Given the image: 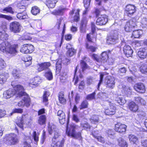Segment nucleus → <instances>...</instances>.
Wrapping results in <instances>:
<instances>
[{"instance_id":"obj_1","label":"nucleus","mask_w":147,"mask_h":147,"mask_svg":"<svg viewBox=\"0 0 147 147\" xmlns=\"http://www.w3.org/2000/svg\"><path fill=\"white\" fill-rule=\"evenodd\" d=\"M18 45H11L8 42H4L0 44V50L6 54H9L15 56L18 52Z\"/></svg>"},{"instance_id":"obj_2","label":"nucleus","mask_w":147,"mask_h":147,"mask_svg":"<svg viewBox=\"0 0 147 147\" xmlns=\"http://www.w3.org/2000/svg\"><path fill=\"white\" fill-rule=\"evenodd\" d=\"M76 127L77 126L75 124L71 125L69 127V130L68 131V129H67L66 132V134L69 136L81 140L82 138L81 133L79 132L76 133L75 132V129Z\"/></svg>"},{"instance_id":"obj_3","label":"nucleus","mask_w":147,"mask_h":147,"mask_svg":"<svg viewBox=\"0 0 147 147\" xmlns=\"http://www.w3.org/2000/svg\"><path fill=\"white\" fill-rule=\"evenodd\" d=\"M5 140L6 143L10 145L16 144L19 142L17 136L14 133L6 135Z\"/></svg>"},{"instance_id":"obj_4","label":"nucleus","mask_w":147,"mask_h":147,"mask_svg":"<svg viewBox=\"0 0 147 147\" xmlns=\"http://www.w3.org/2000/svg\"><path fill=\"white\" fill-rule=\"evenodd\" d=\"M23 96L24 97L22 100L18 103V106L22 107L25 106L27 107H29L31 104L30 98L27 93Z\"/></svg>"},{"instance_id":"obj_5","label":"nucleus","mask_w":147,"mask_h":147,"mask_svg":"<svg viewBox=\"0 0 147 147\" xmlns=\"http://www.w3.org/2000/svg\"><path fill=\"white\" fill-rule=\"evenodd\" d=\"M136 7L134 5L130 4L127 5L125 8V12L129 17L133 16L136 11Z\"/></svg>"},{"instance_id":"obj_6","label":"nucleus","mask_w":147,"mask_h":147,"mask_svg":"<svg viewBox=\"0 0 147 147\" xmlns=\"http://www.w3.org/2000/svg\"><path fill=\"white\" fill-rule=\"evenodd\" d=\"M34 50L33 46L31 44H26L22 46L20 51L24 54L32 53Z\"/></svg>"},{"instance_id":"obj_7","label":"nucleus","mask_w":147,"mask_h":147,"mask_svg":"<svg viewBox=\"0 0 147 147\" xmlns=\"http://www.w3.org/2000/svg\"><path fill=\"white\" fill-rule=\"evenodd\" d=\"M21 25L18 22L14 21L10 24L9 28L10 31L14 33H17L20 30Z\"/></svg>"},{"instance_id":"obj_8","label":"nucleus","mask_w":147,"mask_h":147,"mask_svg":"<svg viewBox=\"0 0 147 147\" xmlns=\"http://www.w3.org/2000/svg\"><path fill=\"white\" fill-rule=\"evenodd\" d=\"M12 89H13L15 92V94L17 95V97L22 96L23 95L26 94V93L24 92L23 87L20 85H17Z\"/></svg>"},{"instance_id":"obj_9","label":"nucleus","mask_w":147,"mask_h":147,"mask_svg":"<svg viewBox=\"0 0 147 147\" xmlns=\"http://www.w3.org/2000/svg\"><path fill=\"white\" fill-rule=\"evenodd\" d=\"M119 33L117 30H115L111 33L109 38V40L111 44H114L118 42V35Z\"/></svg>"},{"instance_id":"obj_10","label":"nucleus","mask_w":147,"mask_h":147,"mask_svg":"<svg viewBox=\"0 0 147 147\" xmlns=\"http://www.w3.org/2000/svg\"><path fill=\"white\" fill-rule=\"evenodd\" d=\"M136 26L135 21L132 20L127 22L125 26V29L126 31L130 32L132 31V29Z\"/></svg>"},{"instance_id":"obj_11","label":"nucleus","mask_w":147,"mask_h":147,"mask_svg":"<svg viewBox=\"0 0 147 147\" xmlns=\"http://www.w3.org/2000/svg\"><path fill=\"white\" fill-rule=\"evenodd\" d=\"M108 21V16L105 14L101 15L97 19L96 24L99 25L105 24Z\"/></svg>"},{"instance_id":"obj_12","label":"nucleus","mask_w":147,"mask_h":147,"mask_svg":"<svg viewBox=\"0 0 147 147\" xmlns=\"http://www.w3.org/2000/svg\"><path fill=\"white\" fill-rule=\"evenodd\" d=\"M41 82L40 78L38 76L36 77L30 79L29 85L32 88H35Z\"/></svg>"},{"instance_id":"obj_13","label":"nucleus","mask_w":147,"mask_h":147,"mask_svg":"<svg viewBox=\"0 0 147 147\" xmlns=\"http://www.w3.org/2000/svg\"><path fill=\"white\" fill-rule=\"evenodd\" d=\"M106 87L112 89L115 86V79L113 77H108L105 81Z\"/></svg>"},{"instance_id":"obj_14","label":"nucleus","mask_w":147,"mask_h":147,"mask_svg":"<svg viewBox=\"0 0 147 147\" xmlns=\"http://www.w3.org/2000/svg\"><path fill=\"white\" fill-rule=\"evenodd\" d=\"M127 126L124 124L118 123L115 125V130L120 133H125L126 131Z\"/></svg>"},{"instance_id":"obj_15","label":"nucleus","mask_w":147,"mask_h":147,"mask_svg":"<svg viewBox=\"0 0 147 147\" xmlns=\"http://www.w3.org/2000/svg\"><path fill=\"white\" fill-rule=\"evenodd\" d=\"M134 88L136 91L140 93H144L146 91L144 85L142 83H139L135 84Z\"/></svg>"},{"instance_id":"obj_16","label":"nucleus","mask_w":147,"mask_h":147,"mask_svg":"<svg viewBox=\"0 0 147 147\" xmlns=\"http://www.w3.org/2000/svg\"><path fill=\"white\" fill-rule=\"evenodd\" d=\"M116 109V107L113 105H110L105 109V113L107 115H113L115 113Z\"/></svg>"},{"instance_id":"obj_17","label":"nucleus","mask_w":147,"mask_h":147,"mask_svg":"<svg viewBox=\"0 0 147 147\" xmlns=\"http://www.w3.org/2000/svg\"><path fill=\"white\" fill-rule=\"evenodd\" d=\"M123 50L124 54L127 57L131 56L133 51L129 46L125 45L123 47Z\"/></svg>"},{"instance_id":"obj_18","label":"nucleus","mask_w":147,"mask_h":147,"mask_svg":"<svg viewBox=\"0 0 147 147\" xmlns=\"http://www.w3.org/2000/svg\"><path fill=\"white\" fill-rule=\"evenodd\" d=\"M15 94V92L14 90L12 89H10L4 92L3 97L5 98H9L13 96Z\"/></svg>"},{"instance_id":"obj_19","label":"nucleus","mask_w":147,"mask_h":147,"mask_svg":"<svg viewBox=\"0 0 147 147\" xmlns=\"http://www.w3.org/2000/svg\"><path fill=\"white\" fill-rule=\"evenodd\" d=\"M57 115L59 116L60 123L61 124L64 123L65 121V113L62 110H59L57 113Z\"/></svg>"},{"instance_id":"obj_20","label":"nucleus","mask_w":147,"mask_h":147,"mask_svg":"<svg viewBox=\"0 0 147 147\" xmlns=\"http://www.w3.org/2000/svg\"><path fill=\"white\" fill-rule=\"evenodd\" d=\"M138 55L142 59H144L147 57V48L141 49L138 52Z\"/></svg>"},{"instance_id":"obj_21","label":"nucleus","mask_w":147,"mask_h":147,"mask_svg":"<svg viewBox=\"0 0 147 147\" xmlns=\"http://www.w3.org/2000/svg\"><path fill=\"white\" fill-rule=\"evenodd\" d=\"M51 64L49 62H45L42 63L39 65V67L38 68L39 71H41L44 70H47L49 69V67Z\"/></svg>"},{"instance_id":"obj_22","label":"nucleus","mask_w":147,"mask_h":147,"mask_svg":"<svg viewBox=\"0 0 147 147\" xmlns=\"http://www.w3.org/2000/svg\"><path fill=\"white\" fill-rule=\"evenodd\" d=\"M129 109L132 111L135 112L138 109V105L134 101L130 102L128 105Z\"/></svg>"},{"instance_id":"obj_23","label":"nucleus","mask_w":147,"mask_h":147,"mask_svg":"<svg viewBox=\"0 0 147 147\" xmlns=\"http://www.w3.org/2000/svg\"><path fill=\"white\" fill-rule=\"evenodd\" d=\"M12 73L13 76L15 79L21 78L23 75V74L22 73V71L19 69H13Z\"/></svg>"},{"instance_id":"obj_24","label":"nucleus","mask_w":147,"mask_h":147,"mask_svg":"<svg viewBox=\"0 0 147 147\" xmlns=\"http://www.w3.org/2000/svg\"><path fill=\"white\" fill-rule=\"evenodd\" d=\"M70 46L69 44H68L67 45L66 48L68 50L66 53V55L67 56L71 57L76 53V51L73 48H69Z\"/></svg>"},{"instance_id":"obj_25","label":"nucleus","mask_w":147,"mask_h":147,"mask_svg":"<svg viewBox=\"0 0 147 147\" xmlns=\"http://www.w3.org/2000/svg\"><path fill=\"white\" fill-rule=\"evenodd\" d=\"M58 129L52 123H49L48 124V131L50 134H52L54 132Z\"/></svg>"},{"instance_id":"obj_26","label":"nucleus","mask_w":147,"mask_h":147,"mask_svg":"<svg viewBox=\"0 0 147 147\" xmlns=\"http://www.w3.org/2000/svg\"><path fill=\"white\" fill-rule=\"evenodd\" d=\"M110 51H104L103 52L101 55V59L102 61H103V63L107 61V59L109 57V55L110 54Z\"/></svg>"},{"instance_id":"obj_27","label":"nucleus","mask_w":147,"mask_h":147,"mask_svg":"<svg viewBox=\"0 0 147 147\" xmlns=\"http://www.w3.org/2000/svg\"><path fill=\"white\" fill-rule=\"evenodd\" d=\"M57 2V0H47L46 5L49 8H52L55 7Z\"/></svg>"},{"instance_id":"obj_28","label":"nucleus","mask_w":147,"mask_h":147,"mask_svg":"<svg viewBox=\"0 0 147 147\" xmlns=\"http://www.w3.org/2000/svg\"><path fill=\"white\" fill-rule=\"evenodd\" d=\"M143 31L141 30H137L134 31L132 33V37L135 38H139L142 34Z\"/></svg>"},{"instance_id":"obj_29","label":"nucleus","mask_w":147,"mask_h":147,"mask_svg":"<svg viewBox=\"0 0 147 147\" xmlns=\"http://www.w3.org/2000/svg\"><path fill=\"white\" fill-rule=\"evenodd\" d=\"M17 17L20 20H22L27 19L28 16L26 12L23 11L18 13L17 15Z\"/></svg>"},{"instance_id":"obj_30","label":"nucleus","mask_w":147,"mask_h":147,"mask_svg":"<svg viewBox=\"0 0 147 147\" xmlns=\"http://www.w3.org/2000/svg\"><path fill=\"white\" fill-rule=\"evenodd\" d=\"M24 147H31L30 143L31 142V139L30 136H26L24 138Z\"/></svg>"},{"instance_id":"obj_31","label":"nucleus","mask_w":147,"mask_h":147,"mask_svg":"<svg viewBox=\"0 0 147 147\" xmlns=\"http://www.w3.org/2000/svg\"><path fill=\"white\" fill-rule=\"evenodd\" d=\"M119 145L121 147H127L128 144L123 138H119L118 140Z\"/></svg>"},{"instance_id":"obj_32","label":"nucleus","mask_w":147,"mask_h":147,"mask_svg":"<svg viewBox=\"0 0 147 147\" xmlns=\"http://www.w3.org/2000/svg\"><path fill=\"white\" fill-rule=\"evenodd\" d=\"M44 76L49 80H51L53 78L52 73L50 69H48L46 70Z\"/></svg>"},{"instance_id":"obj_33","label":"nucleus","mask_w":147,"mask_h":147,"mask_svg":"<svg viewBox=\"0 0 147 147\" xmlns=\"http://www.w3.org/2000/svg\"><path fill=\"white\" fill-rule=\"evenodd\" d=\"M46 120V116L45 115H41L39 117L38 123L40 125H43L45 124Z\"/></svg>"},{"instance_id":"obj_34","label":"nucleus","mask_w":147,"mask_h":147,"mask_svg":"<svg viewBox=\"0 0 147 147\" xmlns=\"http://www.w3.org/2000/svg\"><path fill=\"white\" fill-rule=\"evenodd\" d=\"M24 120L23 117H19L18 119V121L16 122V123L17 125L22 130L23 129Z\"/></svg>"},{"instance_id":"obj_35","label":"nucleus","mask_w":147,"mask_h":147,"mask_svg":"<svg viewBox=\"0 0 147 147\" xmlns=\"http://www.w3.org/2000/svg\"><path fill=\"white\" fill-rule=\"evenodd\" d=\"M90 121L92 123L94 124H97L99 121V118L98 116L93 115L91 117Z\"/></svg>"},{"instance_id":"obj_36","label":"nucleus","mask_w":147,"mask_h":147,"mask_svg":"<svg viewBox=\"0 0 147 147\" xmlns=\"http://www.w3.org/2000/svg\"><path fill=\"white\" fill-rule=\"evenodd\" d=\"M90 0H84V6L85 8V10L84 11L83 14H85L87 12L88 8L89 7L90 4Z\"/></svg>"},{"instance_id":"obj_37","label":"nucleus","mask_w":147,"mask_h":147,"mask_svg":"<svg viewBox=\"0 0 147 147\" xmlns=\"http://www.w3.org/2000/svg\"><path fill=\"white\" fill-rule=\"evenodd\" d=\"M128 138L130 142L133 144H135L138 140V138L136 136L132 134L129 135Z\"/></svg>"},{"instance_id":"obj_38","label":"nucleus","mask_w":147,"mask_h":147,"mask_svg":"<svg viewBox=\"0 0 147 147\" xmlns=\"http://www.w3.org/2000/svg\"><path fill=\"white\" fill-rule=\"evenodd\" d=\"M116 100L121 105H123L126 102V100L124 97L121 96L117 97Z\"/></svg>"},{"instance_id":"obj_39","label":"nucleus","mask_w":147,"mask_h":147,"mask_svg":"<svg viewBox=\"0 0 147 147\" xmlns=\"http://www.w3.org/2000/svg\"><path fill=\"white\" fill-rule=\"evenodd\" d=\"M49 92L47 91H45L43 95V102L45 104V105L48 104V97L50 95Z\"/></svg>"},{"instance_id":"obj_40","label":"nucleus","mask_w":147,"mask_h":147,"mask_svg":"<svg viewBox=\"0 0 147 147\" xmlns=\"http://www.w3.org/2000/svg\"><path fill=\"white\" fill-rule=\"evenodd\" d=\"M40 12L39 8L36 6H34L32 7L31 11V13L34 15H36Z\"/></svg>"},{"instance_id":"obj_41","label":"nucleus","mask_w":147,"mask_h":147,"mask_svg":"<svg viewBox=\"0 0 147 147\" xmlns=\"http://www.w3.org/2000/svg\"><path fill=\"white\" fill-rule=\"evenodd\" d=\"M64 94L62 92H60L59 94V100L60 103L64 104L66 102V100L64 98Z\"/></svg>"},{"instance_id":"obj_42","label":"nucleus","mask_w":147,"mask_h":147,"mask_svg":"<svg viewBox=\"0 0 147 147\" xmlns=\"http://www.w3.org/2000/svg\"><path fill=\"white\" fill-rule=\"evenodd\" d=\"M3 12L4 13H9L11 14H13L14 11L13 9L11 6H9L3 9Z\"/></svg>"},{"instance_id":"obj_43","label":"nucleus","mask_w":147,"mask_h":147,"mask_svg":"<svg viewBox=\"0 0 147 147\" xmlns=\"http://www.w3.org/2000/svg\"><path fill=\"white\" fill-rule=\"evenodd\" d=\"M2 33L0 37V40L3 41L7 40L8 38V34L3 30L2 31Z\"/></svg>"},{"instance_id":"obj_44","label":"nucleus","mask_w":147,"mask_h":147,"mask_svg":"<svg viewBox=\"0 0 147 147\" xmlns=\"http://www.w3.org/2000/svg\"><path fill=\"white\" fill-rule=\"evenodd\" d=\"M39 134L38 132H36V131H34L32 133V137L36 143V144H37L39 140Z\"/></svg>"},{"instance_id":"obj_45","label":"nucleus","mask_w":147,"mask_h":147,"mask_svg":"<svg viewBox=\"0 0 147 147\" xmlns=\"http://www.w3.org/2000/svg\"><path fill=\"white\" fill-rule=\"evenodd\" d=\"M88 20L86 18H84L82 19L81 24V29L86 27L87 24Z\"/></svg>"},{"instance_id":"obj_46","label":"nucleus","mask_w":147,"mask_h":147,"mask_svg":"<svg viewBox=\"0 0 147 147\" xmlns=\"http://www.w3.org/2000/svg\"><path fill=\"white\" fill-rule=\"evenodd\" d=\"M0 76L5 82L8 78L9 77V74L6 72H2L0 74Z\"/></svg>"},{"instance_id":"obj_47","label":"nucleus","mask_w":147,"mask_h":147,"mask_svg":"<svg viewBox=\"0 0 147 147\" xmlns=\"http://www.w3.org/2000/svg\"><path fill=\"white\" fill-rule=\"evenodd\" d=\"M140 70L142 73H147V65L145 64H142L140 67Z\"/></svg>"},{"instance_id":"obj_48","label":"nucleus","mask_w":147,"mask_h":147,"mask_svg":"<svg viewBox=\"0 0 147 147\" xmlns=\"http://www.w3.org/2000/svg\"><path fill=\"white\" fill-rule=\"evenodd\" d=\"M140 23L141 24V26L143 28H147V19L146 18H142Z\"/></svg>"},{"instance_id":"obj_49","label":"nucleus","mask_w":147,"mask_h":147,"mask_svg":"<svg viewBox=\"0 0 147 147\" xmlns=\"http://www.w3.org/2000/svg\"><path fill=\"white\" fill-rule=\"evenodd\" d=\"M54 134V136L52 139L53 142H55V140L59 136H60V133L58 129H57L53 133Z\"/></svg>"},{"instance_id":"obj_50","label":"nucleus","mask_w":147,"mask_h":147,"mask_svg":"<svg viewBox=\"0 0 147 147\" xmlns=\"http://www.w3.org/2000/svg\"><path fill=\"white\" fill-rule=\"evenodd\" d=\"M64 10L63 9L55 10L53 12V13L55 15H61L63 13Z\"/></svg>"},{"instance_id":"obj_51","label":"nucleus","mask_w":147,"mask_h":147,"mask_svg":"<svg viewBox=\"0 0 147 147\" xmlns=\"http://www.w3.org/2000/svg\"><path fill=\"white\" fill-rule=\"evenodd\" d=\"M92 136L95 138H96L98 141L102 143H105V141L104 138L101 136H97L92 134Z\"/></svg>"},{"instance_id":"obj_52","label":"nucleus","mask_w":147,"mask_h":147,"mask_svg":"<svg viewBox=\"0 0 147 147\" xmlns=\"http://www.w3.org/2000/svg\"><path fill=\"white\" fill-rule=\"evenodd\" d=\"M86 48L89 51H90L92 52L95 51L96 49V48L93 46H89L87 43L86 44Z\"/></svg>"},{"instance_id":"obj_53","label":"nucleus","mask_w":147,"mask_h":147,"mask_svg":"<svg viewBox=\"0 0 147 147\" xmlns=\"http://www.w3.org/2000/svg\"><path fill=\"white\" fill-rule=\"evenodd\" d=\"M63 145V144L62 142L58 141L57 142H54V144L51 145V147H61Z\"/></svg>"},{"instance_id":"obj_54","label":"nucleus","mask_w":147,"mask_h":147,"mask_svg":"<svg viewBox=\"0 0 147 147\" xmlns=\"http://www.w3.org/2000/svg\"><path fill=\"white\" fill-rule=\"evenodd\" d=\"M88 102L86 100L83 101L81 104L80 107V109H83L87 108L88 107Z\"/></svg>"},{"instance_id":"obj_55","label":"nucleus","mask_w":147,"mask_h":147,"mask_svg":"<svg viewBox=\"0 0 147 147\" xmlns=\"http://www.w3.org/2000/svg\"><path fill=\"white\" fill-rule=\"evenodd\" d=\"M61 60H59L56 64V70L57 72H59L61 68Z\"/></svg>"},{"instance_id":"obj_56","label":"nucleus","mask_w":147,"mask_h":147,"mask_svg":"<svg viewBox=\"0 0 147 147\" xmlns=\"http://www.w3.org/2000/svg\"><path fill=\"white\" fill-rule=\"evenodd\" d=\"M125 93L127 95H130L131 94L132 89L129 87H125L124 88Z\"/></svg>"},{"instance_id":"obj_57","label":"nucleus","mask_w":147,"mask_h":147,"mask_svg":"<svg viewBox=\"0 0 147 147\" xmlns=\"http://www.w3.org/2000/svg\"><path fill=\"white\" fill-rule=\"evenodd\" d=\"M80 10L79 9H78L76 12L75 13V15L74 17V20L76 21H78L79 20V12Z\"/></svg>"},{"instance_id":"obj_58","label":"nucleus","mask_w":147,"mask_h":147,"mask_svg":"<svg viewBox=\"0 0 147 147\" xmlns=\"http://www.w3.org/2000/svg\"><path fill=\"white\" fill-rule=\"evenodd\" d=\"M0 18H4L9 20H12L13 19V18L9 16L3 15L1 13H0Z\"/></svg>"},{"instance_id":"obj_59","label":"nucleus","mask_w":147,"mask_h":147,"mask_svg":"<svg viewBox=\"0 0 147 147\" xmlns=\"http://www.w3.org/2000/svg\"><path fill=\"white\" fill-rule=\"evenodd\" d=\"M95 93L93 92L92 93L88 95L86 97V99L89 100H91L95 98Z\"/></svg>"},{"instance_id":"obj_60","label":"nucleus","mask_w":147,"mask_h":147,"mask_svg":"<svg viewBox=\"0 0 147 147\" xmlns=\"http://www.w3.org/2000/svg\"><path fill=\"white\" fill-rule=\"evenodd\" d=\"M87 65L86 63L83 61H82L81 63V68L82 69V72H83L84 70L87 68Z\"/></svg>"},{"instance_id":"obj_61","label":"nucleus","mask_w":147,"mask_h":147,"mask_svg":"<svg viewBox=\"0 0 147 147\" xmlns=\"http://www.w3.org/2000/svg\"><path fill=\"white\" fill-rule=\"evenodd\" d=\"M104 74L103 73H101L100 75V80L98 85L97 89L98 90L99 87L101 84L102 83Z\"/></svg>"},{"instance_id":"obj_62","label":"nucleus","mask_w":147,"mask_h":147,"mask_svg":"<svg viewBox=\"0 0 147 147\" xmlns=\"http://www.w3.org/2000/svg\"><path fill=\"white\" fill-rule=\"evenodd\" d=\"M5 63L4 60L0 58V70H1L5 67Z\"/></svg>"},{"instance_id":"obj_63","label":"nucleus","mask_w":147,"mask_h":147,"mask_svg":"<svg viewBox=\"0 0 147 147\" xmlns=\"http://www.w3.org/2000/svg\"><path fill=\"white\" fill-rule=\"evenodd\" d=\"M22 109H15L13 110L12 113H11V115H12V114L14 113H22Z\"/></svg>"},{"instance_id":"obj_64","label":"nucleus","mask_w":147,"mask_h":147,"mask_svg":"<svg viewBox=\"0 0 147 147\" xmlns=\"http://www.w3.org/2000/svg\"><path fill=\"white\" fill-rule=\"evenodd\" d=\"M81 126L84 128L85 129H90V126L87 122H86L84 123H82L81 124Z\"/></svg>"}]
</instances>
